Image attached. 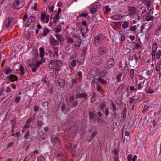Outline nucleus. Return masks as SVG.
Masks as SVG:
<instances>
[{
    "mask_svg": "<svg viewBox=\"0 0 161 161\" xmlns=\"http://www.w3.org/2000/svg\"><path fill=\"white\" fill-rule=\"evenodd\" d=\"M151 55L153 61L155 59L159 58L161 56V50L158 49L157 43H154L153 45Z\"/></svg>",
    "mask_w": 161,
    "mask_h": 161,
    "instance_id": "f257e3e1",
    "label": "nucleus"
},
{
    "mask_svg": "<svg viewBox=\"0 0 161 161\" xmlns=\"http://www.w3.org/2000/svg\"><path fill=\"white\" fill-rule=\"evenodd\" d=\"M105 37L103 35L100 34L96 36L94 40L93 43L96 46L101 44L105 39Z\"/></svg>",
    "mask_w": 161,
    "mask_h": 161,
    "instance_id": "f03ea898",
    "label": "nucleus"
},
{
    "mask_svg": "<svg viewBox=\"0 0 161 161\" xmlns=\"http://www.w3.org/2000/svg\"><path fill=\"white\" fill-rule=\"evenodd\" d=\"M60 63V61L58 60H52L49 64V68L51 69H54L58 68Z\"/></svg>",
    "mask_w": 161,
    "mask_h": 161,
    "instance_id": "7ed1b4c3",
    "label": "nucleus"
},
{
    "mask_svg": "<svg viewBox=\"0 0 161 161\" xmlns=\"http://www.w3.org/2000/svg\"><path fill=\"white\" fill-rule=\"evenodd\" d=\"M25 2L20 0H14L13 3V7L14 9H19L23 7Z\"/></svg>",
    "mask_w": 161,
    "mask_h": 161,
    "instance_id": "20e7f679",
    "label": "nucleus"
},
{
    "mask_svg": "<svg viewBox=\"0 0 161 161\" xmlns=\"http://www.w3.org/2000/svg\"><path fill=\"white\" fill-rule=\"evenodd\" d=\"M91 59L92 62L96 65L100 64L102 62L101 58L98 55H93Z\"/></svg>",
    "mask_w": 161,
    "mask_h": 161,
    "instance_id": "39448f33",
    "label": "nucleus"
},
{
    "mask_svg": "<svg viewBox=\"0 0 161 161\" xmlns=\"http://www.w3.org/2000/svg\"><path fill=\"white\" fill-rule=\"evenodd\" d=\"M14 19L8 17L6 18L4 22L3 26L6 28L10 27L14 23Z\"/></svg>",
    "mask_w": 161,
    "mask_h": 161,
    "instance_id": "423d86ee",
    "label": "nucleus"
},
{
    "mask_svg": "<svg viewBox=\"0 0 161 161\" xmlns=\"http://www.w3.org/2000/svg\"><path fill=\"white\" fill-rule=\"evenodd\" d=\"M108 51L107 48L104 46L100 47L98 49V53L101 55H103L106 53Z\"/></svg>",
    "mask_w": 161,
    "mask_h": 161,
    "instance_id": "0eeeda50",
    "label": "nucleus"
},
{
    "mask_svg": "<svg viewBox=\"0 0 161 161\" xmlns=\"http://www.w3.org/2000/svg\"><path fill=\"white\" fill-rule=\"evenodd\" d=\"M7 78L12 82L16 81L18 80V78L16 75L11 74L9 76H7Z\"/></svg>",
    "mask_w": 161,
    "mask_h": 161,
    "instance_id": "6e6552de",
    "label": "nucleus"
},
{
    "mask_svg": "<svg viewBox=\"0 0 161 161\" xmlns=\"http://www.w3.org/2000/svg\"><path fill=\"white\" fill-rule=\"evenodd\" d=\"M87 96V94L85 92L79 93L76 95V99L85 98Z\"/></svg>",
    "mask_w": 161,
    "mask_h": 161,
    "instance_id": "1a4fd4ad",
    "label": "nucleus"
},
{
    "mask_svg": "<svg viewBox=\"0 0 161 161\" xmlns=\"http://www.w3.org/2000/svg\"><path fill=\"white\" fill-rule=\"evenodd\" d=\"M136 11V8L130 6L128 7V13L130 15H133L135 14Z\"/></svg>",
    "mask_w": 161,
    "mask_h": 161,
    "instance_id": "9d476101",
    "label": "nucleus"
},
{
    "mask_svg": "<svg viewBox=\"0 0 161 161\" xmlns=\"http://www.w3.org/2000/svg\"><path fill=\"white\" fill-rule=\"evenodd\" d=\"M161 69V59L158 62L156 65V71L158 73V74L161 75V73L160 70Z\"/></svg>",
    "mask_w": 161,
    "mask_h": 161,
    "instance_id": "9b49d317",
    "label": "nucleus"
},
{
    "mask_svg": "<svg viewBox=\"0 0 161 161\" xmlns=\"http://www.w3.org/2000/svg\"><path fill=\"white\" fill-rule=\"evenodd\" d=\"M124 83H121L116 89V94L120 95L121 92L124 88Z\"/></svg>",
    "mask_w": 161,
    "mask_h": 161,
    "instance_id": "f8f14e48",
    "label": "nucleus"
},
{
    "mask_svg": "<svg viewBox=\"0 0 161 161\" xmlns=\"http://www.w3.org/2000/svg\"><path fill=\"white\" fill-rule=\"evenodd\" d=\"M57 81L59 86L63 88L65 83V80L63 79L59 78L58 80Z\"/></svg>",
    "mask_w": 161,
    "mask_h": 161,
    "instance_id": "ddd939ff",
    "label": "nucleus"
},
{
    "mask_svg": "<svg viewBox=\"0 0 161 161\" xmlns=\"http://www.w3.org/2000/svg\"><path fill=\"white\" fill-rule=\"evenodd\" d=\"M141 1L148 8H151V0H141Z\"/></svg>",
    "mask_w": 161,
    "mask_h": 161,
    "instance_id": "4468645a",
    "label": "nucleus"
},
{
    "mask_svg": "<svg viewBox=\"0 0 161 161\" xmlns=\"http://www.w3.org/2000/svg\"><path fill=\"white\" fill-rule=\"evenodd\" d=\"M114 61L113 58L108 60L107 62L106 66H111L113 67L114 65Z\"/></svg>",
    "mask_w": 161,
    "mask_h": 161,
    "instance_id": "2eb2a0df",
    "label": "nucleus"
},
{
    "mask_svg": "<svg viewBox=\"0 0 161 161\" xmlns=\"http://www.w3.org/2000/svg\"><path fill=\"white\" fill-rule=\"evenodd\" d=\"M49 42L52 45L55 46L59 44L58 42L53 38H50L49 39Z\"/></svg>",
    "mask_w": 161,
    "mask_h": 161,
    "instance_id": "dca6fc26",
    "label": "nucleus"
},
{
    "mask_svg": "<svg viewBox=\"0 0 161 161\" xmlns=\"http://www.w3.org/2000/svg\"><path fill=\"white\" fill-rule=\"evenodd\" d=\"M149 14H147L145 19V20L146 21H153L155 19L154 17L153 16H149Z\"/></svg>",
    "mask_w": 161,
    "mask_h": 161,
    "instance_id": "f3484780",
    "label": "nucleus"
},
{
    "mask_svg": "<svg viewBox=\"0 0 161 161\" xmlns=\"http://www.w3.org/2000/svg\"><path fill=\"white\" fill-rule=\"evenodd\" d=\"M122 18V16L119 15H114L112 16L111 17V19L114 20H120Z\"/></svg>",
    "mask_w": 161,
    "mask_h": 161,
    "instance_id": "a211bd4d",
    "label": "nucleus"
},
{
    "mask_svg": "<svg viewBox=\"0 0 161 161\" xmlns=\"http://www.w3.org/2000/svg\"><path fill=\"white\" fill-rule=\"evenodd\" d=\"M134 70L133 69H131L130 70L129 73V76L128 78V80H131L134 77Z\"/></svg>",
    "mask_w": 161,
    "mask_h": 161,
    "instance_id": "6ab92c4d",
    "label": "nucleus"
},
{
    "mask_svg": "<svg viewBox=\"0 0 161 161\" xmlns=\"http://www.w3.org/2000/svg\"><path fill=\"white\" fill-rule=\"evenodd\" d=\"M66 42L68 44H72L74 43V40L69 36H68L66 37Z\"/></svg>",
    "mask_w": 161,
    "mask_h": 161,
    "instance_id": "aec40b11",
    "label": "nucleus"
},
{
    "mask_svg": "<svg viewBox=\"0 0 161 161\" xmlns=\"http://www.w3.org/2000/svg\"><path fill=\"white\" fill-rule=\"evenodd\" d=\"M45 53L44 48L43 47H41L39 48V53L40 57L43 58Z\"/></svg>",
    "mask_w": 161,
    "mask_h": 161,
    "instance_id": "412c9836",
    "label": "nucleus"
},
{
    "mask_svg": "<svg viewBox=\"0 0 161 161\" xmlns=\"http://www.w3.org/2000/svg\"><path fill=\"white\" fill-rule=\"evenodd\" d=\"M136 85L137 86V88L139 90L141 89L142 87L144 86V81H140L138 83L137 81L136 82Z\"/></svg>",
    "mask_w": 161,
    "mask_h": 161,
    "instance_id": "4be33fe9",
    "label": "nucleus"
},
{
    "mask_svg": "<svg viewBox=\"0 0 161 161\" xmlns=\"http://www.w3.org/2000/svg\"><path fill=\"white\" fill-rule=\"evenodd\" d=\"M122 75V74L121 73H119L117 75L116 79L117 80L116 81L117 83H119L121 81V78Z\"/></svg>",
    "mask_w": 161,
    "mask_h": 161,
    "instance_id": "5701e85b",
    "label": "nucleus"
},
{
    "mask_svg": "<svg viewBox=\"0 0 161 161\" xmlns=\"http://www.w3.org/2000/svg\"><path fill=\"white\" fill-rule=\"evenodd\" d=\"M98 81L102 85H106L107 82L104 79H102L101 77L98 78Z\"/></svg>",
    "mask_w": 161,
    "mask_h": 161,
    "instance_id": "b1692460",
    "label": "nucleus"
},
{
    "mask_svg": "<svg viewBox=\"0 0 161 161\" xmlns=\"http://www.w3.org/2000/svg\"><path fill=\"white\" fill-rule=\"evenodd\" d=\"M89 119L92 120L95 117V114L94 112L89 111Z\"/></svg>",
    "mask_w": 161,
    "mask_h": 161,
    "instance_id": "393cba45",
    "label": "nucleus"
},
{
    "mask_svg": "<svg viewBox=\"0 0 161 161\" xmlns=\"http://www.w3.org/2000/svg\"><path fill=\"white\" fill-rule=\"evenodd\" d=\"M49 32V30L48 29L47 27L43 29V34L44 36H46L47 35Z\"/></svg>",
    "mask_w": 161,
    "mask_h": 161,
    "instance_id": "a878e982",
    "label": "nucleus"
},
{
    "mask_svg": "<svg viewBox=\"0 0 161 161\" xmlns=\"http://www.w3.org/2000/svg\"><path fill=\"white\" fill-rule=\"evenodd\" d=\"M59 18V14H57L53 18V23H56L58 20Z\"/></svg>",
    "mask_w": 161,
    "mask_h": 161,
    "instance_id": "bb28decb",
    "label": "nucleus"
},
{
    "mask_svg": "<svg viewBox=\"0 0 161 161\" xmlns=\"http://www.w3.org/2000/svg\"><path fill=\"white\" fill-rule=\"evenodd\" d=\"M36 18L34 16H30L28 18L27 21L28 23L33 22L35 20Z\"/></svg>",
    "mask_w": 161,
    "mask_h": 161,
    "instance_id": "cd10ccee",
    "label": "nucleus"
},
{
    "mask_svg": "<svg viewBox=\"0 0 161 161\" xmlns=\"http://www.w3.org/2000/svg\"><path fill=\"white\" fill-rule=\"evenodd\" d=\"M129 23L128 22L124 21L122 25V27L123 28L125 29L128 26Z\"/></svg>",
    "mask_w": 161,
    "mask_h": 161,
    "instance_id": "c85d7f7f",
    "label": "nucleus"
},
{
    "mask_svg": "<svg viewBox=\"0 0 161 161\" xmlns=\"http://www.w3.org/2000/svg\"><path fill=\"white\" fill-rule=\"evenodd\" d=\"M128 46L129 48L131 49H135V43L134 42H132L128 44Z\"/></svg>",
    "mask_w": 161,
    "mask_h": 161,
    "instance_id": "c756f323",
    "label": "nucleus"
},
{
    "mask_svg": "<svg viewBox=\"0 0 161 161\" xmlns=\"http://www.w3.org/2000/svg\"><path fill=\"white\" fill-rule=\"evenodd\" d=\"M61 27L60 25H58L57 27L54 30L55 32L59 33L61 32Z\"/></svg>",
    "mask_w": 161,
    "mask_h": 161,
    "instance_id": "7c9ffc66",
    "label": "nucleus"
},
{
    "mask_svg": "<svg viewBox=\"0 0 161 161\" xmlns=\"http://www.w3.org/2000/svg\"><path fill=\"white\" fill-rule=\"evenodd\" d=\"M81 41L79 39L77 40L75 42L74 45L75 47H79L80 46Z\"/></svg>",
    "mask_w": 161,
    "mask_h": 161,
    "instance_id": "2f4dec72",
    "label": "nucleus"
},
{
    "mask_svg": "<svg viewBox=\"0 0 161 161\" xmlns=\"http://www.w3.org/2000/svg\"><path fill=\"white\" fill-rule=\"evenodd\" d=\"M32 54L36 58H37L38 56V52L37 50H33L32 52Z\"/></svg>",
    "mask_w": 161,
    "mask_h": 161,
    "instance_id": "473e14b6",
    "label": "nucleus"
},
{
    "mask_svg": "<svg viewBox=\"0 0 161 161\" xmlns=\"http://www.w3.org/2000/svg\"><path fill=\"white\" fill-rule=\"evenodd\" d=\"M58 47H54V49H53V52L55 53V54H53V56H55V55L56 56H57V57H58Z\"/></svg>",
    "mask_w": 161,
    "mask_h": 161,
    "instance_id": "72a5a7b5",
    "label": "nucleus"
},
{
    "mask_svg": "<svg viewBox=\"0 0 161 161\" xmlns=\"http://www.w3.org/2000/svg\"><path fill=\"white\" fill-rule=\"evenodd\" d=\"M106 73V71L105 70H103L100 73L99 76L100 77H104Z\"/></svg>",
    "mask_w": 161,
    "mask_h": 161,
    "instance_id": "f704fd0d",
    "label": "nucleus"
},
{
    "mask_svg": "<svg viewBox=\"0 0 161 161\" xmlns=\"http://www.w3.org/2000/svg\"><path fill=\"white\" fill-rule=\"evenodd\" d=\"M6 72L5 74L6 75H8L10 73H11L12 72V70L11 68L8 67L7 69H5Z\"/></svg>",
    "mask_w": 161,
    "mask_h": 161,
    "instance_id": "c9c22d12",
    "label": "nucleus"
},
{
    "mask_svg": "<svg viewBox=\"0 0 161 161\" xmlns=\"http://www.w3.org/2000/svg\"><path fill=\"white\" fill-rule=\"evenodd\" d=\"M46 16L45 14H42L40 16V19L42 22H44Z\"/></svg>",
    "mask_w": 161,
    "mask_h": 161,
    "instance_id": "e433bc0d",
    "label": "nucleus"
},
{
    "mask_svg": "<svg viewBox=\"0 0 161 161\" xmlns=\"http://www.w3.org/2000/svg\"><path fill=\"white\" fill-rule=\"evenodd\" d=\"M129 71V69L127 66H125L123 69V73L124 75L127 74Z\"/></svg>",
    "mask_w": 161,
    "mask_h": 161,
    "instance_id": "4c0bfd02",
    "label": "nucleus"
},
{
    "mask_svg": "<svg viewBox=\"0 0 161 161\" xmlns=\"http://www.w3.org/2000/svg\"><path fill=\"white\" fill-rule=\"evenodd\" d=\"M97 134V132L95 131H93L92 134L90 138L91 140L93 139L96 136Z\"/></svg>",
    "mask_w": 161,
    "mask_h": 161,
    "instance_id": "58836bf2",
    "label": "nucleus"
},
{
    "mask_svg": "<svg viewBox=\"0 0 161 161\" xmlns=\"http://www.w3.org/2000/svg\"><path fill=\"white\" fill-rule=\"evenodd\" d=\"M143 73L145 74V76L146 77H148L149 76V75H150V73L149 71L148 70H145L143 72Z\"/></svg>",
    "mask_w": 161,
    "mask_h": 161,
    "instance_id": "ea45409f",
    "label": "nucleus"
},
{
    "mask_svg": "<svg viewBox=\"0 0 161 161\" xmlns=\"http://www.w3.org/2000/svg\"><path fill=\"white\" fill-rule=\"evenodd\" d=\"M19 70L20 71V74L21 75H24L25 74V72L24 71V68L23 66L21 65H20V67L19 68Z\"/></svg>",
    "mask_w": 161,
    "mask_h": 161,
    "instance_id": "a19ab883",
    "label": "nucleus"
},
{
    "mask_svg": "<svg viewBox=\"0 0 161 161\" xmlns=\"http://www.w3.org/2000/svg\"><path fill=\"white\" fill-rule=\"evenodd\" d=\"M43 123L42 121H38L37 122V126L38 128L41 127L42 125H43Z\"/></svg>",
    "mask_w": 161,
    "mask_h": 161,
    "instance_id": "79ce46f5",
    "label": "nucleus"
},
{
    "mask_svg": "<svg viewBox=\"0 0 161 161\" xmlns=\"http://www.w3.org/2000/svg\"><path fill=\"white\" fill-rule=\"evenodd\" d=\"M77 75L78 76V78L79 79V80L80 81V79L82 77V74L81 71H79L77 73Z\"/></svg>",
    "mask_w": 161,
    "mask_h": 161,
    "instance_id": "37998d69",
    "label": "nucleus"
},
{
    "mask_svg": "<svg viewBox=\"0 0 161 161\" xmlns=\"http://www.w3.org/2000/svg\"><path fill=\"white\" fill-rule=\"evenodd\" d=\"M39 153V152L37 150H35L33 153H32L31 155H30V156L31 158L32 157H35L36 156V154H38Z\"/></svg>",
    "mask_w": 161,
    "mask_h": 161,
    "instance_id": "c03bdc74",
    "label": "nucleus"
},
{
    "mask_svg": "<svg viewBox=\"0 0 161 161\" xmlns=\"http://www.w3.org/2000/svg\"><path fill=\"white\" fill-rule=\"evenodd\" d=\"M76 60L75 59H73L71 63V65L72 67H75L76 66Z\"/></svg>",
    "mask_w": 161,
    "mask_h": 161,
    "instance_id": "a18cd8bd",
    "label": "nucleus"
},
{
    "mask_svg": "<svg viewBox=\"0 0 161 161\" xmlns=\"http://www.w3.org/2000/svg\"><path fill=\"white\" fill-rule=\"evenodd\" d=\"M45 158L43 156L39 157L37 159V161H44Z\"/></svg>",
    "mask_w": 161,
    "mask_h": 161,
    "instance_id": "49530a36",
    "label": "nucleus"
},
{
    "mask_svg": "<svg viewBox=\"0 0 161 161\" xmlns=\"http://www.w3.org/2000/svg\"><path fill=\"white\" fill-rule=\"evenodd\" d=\"M129 29L131 31H135L137 29V27L136 25L132 26L130 27Z\"/></svg>",
    "mask_w": 161,
    "mask_h": 161,
    "instance_id": "de8ad7c7",
    "label": "nucleus"
},
{
    "mask_svg": "<svg viewBox=\"0 0 161 161\" xmlns=\"http://www.w3.org/2000/svg\"><path fill=\"white\" fill-rule=\"evenodd\" d=\"M110 8L108 6H106L104 13H108L110 10Z\"/></svg>",
    "mask_w": 161,
    "mask_h": 161,
    "instance_id": "09e8293b",
    "label": "nucleus"
},
{
    "mask_svg": "<svg viewBox=\"0 0 161 161\" xmlns=\"http://www.w3.org/2000/svg\"><path fill=\"white\" fill-rule=\"evenodd\" d=\"M14 142H11L10 143L8 144L7 146V148H8L10 147H13L14 146Z\"/></svg>",
    "mask_w": 161,
    "mask_h": 161,
    "instance_id": "8fccbe9b",
    "label": "nucleus"
},
{
    "mask_svg": "<svg viewBox=\"0 0 161 161\" xmlns=\"http://www.w3.org/2000/svg\"><path fill=\"white\" fill-rule=\"evenodd\" d=\"M105 106L106 105L105 103L104 102H103L100 105V108L101 109L103 110L104 109Z\"/></svg>",
    "mask_w": 161,
    "mask_h": 161,
    "instance_id": "3c124183",
    "label": "nucleus"
},
{
    "mask_svg": "<svg viewBox=\"0 0 161 161\" xmlns=\"http://www.w3.org/2000/svg\"><path fill=\"white\" fill-rule=\"evenodd\" d=\"M66 107V105L65 103H63L61 107V110L63 112L64 111V109Z\"/></svg>",
    "mask_w": 161,
    "mask_h": 161,
    "instance_id": "603ef678",
    "label": "nucleus"
},
{
    "mask_svg": "<svg viewBox=\"0 0 161 161\" xmlns=\"http://www.w3.org/2000/svg\"><path fill=\"white\" fill-rule=\"evenodd\" d=\"M154 92V90L153 89H149L147 91V93L152 94Z\"/></svg>",
    "mask_w": 161,
    "mask_h": 161,
    "instance_id": "864d4df0",
    "label": "nucleus"
},
{
    "mask_svg": "<svg viewBox=\"0 0 161 161\" xmlns=\"http://www.w3.org/2000/svg\"><path fill=\"white\" fill-rule=\"evenodd\" d=\"M97 11V8H93L90 10V12L92 14H93Z\"/></svg>",
    "mask_w": 161,
    "mask_h": 161,
    "instance_id": "5fc2aeb1",
    "label": "nucleus"
},
{
    "mask_svg": "<svg viewBox=\"0 0 161 161\" xmlns=\"http://www.w3.org/2000/svg\"><path fill=\"white\" fill-rule=\"evenodd\" d=\"M29 132L28 131H27L24 136V137L25 139H27L29 135Z\"/></svg>",
    "mask_w": 161,
    "mask_h": 161,
    "instance_id": "6e6d98bb",
    "label": "nucleus"
},
{
    "mask_svg": "<svg viewBox=\"0 0 161 161\" xmlns=\"http://www.w3.org/2000/svg\"><path fill=\"white\" fill-rule=\"evenodd\" d=\"M98 81V79L96 78H94L92 80V84H96Z\"/></svg>",
    "mask_w": 161,
    "mask_h": 161,
    "instance_id": "4d7b16f0",
    "label": "nucleus"
},
{
    "mask_svg": "<svg viewBox=\"0 0 161 161\" xmlns=\"http://www.w3.org/2000/svg\"><path fill=\"white\" fill-rule=\"evenodd\" d=\"M141 46L139 45L137 43H136V44H135V49H137L138 48H141Z\"/></svg>",
    "mask_w": 161,
    "mask_h": 161,
    "instance_id": "13d9d810",
    "label": "nucleus"
},
{
    "mask_svg": "<svg viewBox=\"0 0 161 161\" xmlns=\"http://www.w3.org/2000/svg\"><path fill=\"white\" fill-rule=\"evenodd\" d=\"M32 121V118L30 117L26 122V123L27 124H30Z\"/></svg>",
    "mask_w": 161,
    "mask_h": 161,
    "instance_id": "bf43d9fd",
    "label": "nucleus"
},
{
    "mask_svg": "<svg viewBox=\"0 0 161 161\" xmlns=\"http://www.w3.org/2000/svg\"><path fill=\"white\" fill-rule=\"evenodd\" d=\"M55 36L56 37L57 39L60 42H61L62 37L59 35H55Z\"/></svg>",
    "mask_w": 161,
    "mask_h": 161,
    "instance_id": "052dcab7",
    "label": "nucleus"
},
{
    "mask_svg": "<svg viewBox=\"0 0 161 161\" xmlns=\"http://www.w3.org/2000/svg\"><path fill=\"white\" fill-rule=\"evenodd\" d=\"M120 35L121 36L119 38V39L121 42H123L125 39V36L123 34H120Z\"/></svg>",
    "mask_w": 161,
    "mask_h": 161,
    "instance_id": "680f3d73",
    "label": "nucleus"
},
{
    "mask_svg": "<svg viewBox=\"0 0 161 161\" xmlns=\"http://www.w3.org/2000/svg\"><path fill=\"white\" fill-rule=\"evenodd\" d=\"M128 161H131L132 160V155L131 154H129L127 158Z\"/></svg>",
    "mask_w": 161,
    "mask_h": 161,
    "instance_id": "e2e57ef3",
    "label": "nucleus"
},
{
    "mask_svg": "<svg viewBox=\"0 0 161 161\" xmlns=\"http://www.w3.org/2000/svg\"><path fill=\"white\" fill-rule=\"evenodd\" d=\"M112 108L114 111H115L116 110V108L113 102L112 103Z\"/></svg>",
    "mask_w": 161,
    "mask_h": 161,
    "instance_id": "0e129e2a",
    "label": "nucleus"
},
{
    "mask_svg": "<svg viewBox=\"0 0 161 161\" xmlns=\"http://www.w3.org/2000/svg\"><path fill=\"white\" fill-rule=\"evenodd\" d=\"M21 99V97L20 96L17 97L15 99V103L19 102Z\"/></svg>",
    "mask_w": 161,
    "mask_h": 161,
    "instance_id": "69168bd1",
    "label": "nucleus"
},
{
    "mask_svg": "<svg viewBox=\"0 0 161 161\" xmlns=\"http://www.w3.org/2000/svg\"><path fill=\"white\" fill-rule=\"evenodd\" d=\"M77 55V53H75L73 54L70 57L71 59H73L76 58Z\"/></svg>",
    "mask_w": 161,
    "mask_h": 161,
    "instance_id": "338daca9",
    "label": "nucleus"
},
{
    "mask_svg": "<svg viewBox=\"0 0 161 161\" xmlns=\"http://www.w3.org/2000/svg\"><path fill=\"white\" fill-rule=\"evenodd\" d=\"M12 89L9 86H8L7 87V89L6 90V92L7 93H9L12 92Z\"/></svg>",
    "mask_w": 161,
    "mask_h": 161,
    "instance_id": "774afa93",
    "label": "nucleus"
}]
</instances>
